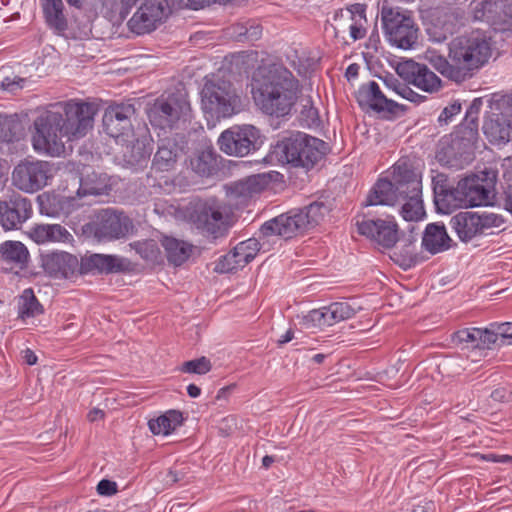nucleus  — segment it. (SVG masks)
Instances as JSON below:
<instances>
[{"instance_id":"obj_57","label":"nucleus","mask_w":512,"mask_h":512,"mask_svg":"<svg viewBox=\"0 0 512 512\" xmlns=\"http://www.w3.org/2000/svg\"><path fill=\"white\" fill-rule=\"evenodd\" d=\"M28 235L37 244L49 242V238H47L46 224L35 225L30 229Z\"/></svg>"},{"instance_id":"obj_25","label":"nucleus","mask_w":512,"mask_h":512,"mask_svg":"<svg viewBox=\"0 0 512 512\" xmlns=\"http://www.w3.org/2000/svg\"><path fill=\"white\" fill-rule=\"evenodd\" d=\"M365 9L361 4H355L351 8L341 10L335 16L336 35H344L348 33L353 40L362 39L366 30L364 24L366 23Z\"/></svg>"},{"instance_id":"obj_60","label":"nucleus","mask_w":512,"mask_h":512,"mask_svg":"<svg viewBox=\"0 0 512 512\" xmlns=\"http://www.w3.org/2000/svg\"><path fill=\"white\" fill-rule=\"evenodd\" d=\"M262 35V28L260 25L255 23H249L247 30L244 32V41L254 42L260 39Z\"/></svg>"},{"instance_id":"obj_58","label":"nucleus","mask_w":512,"mask_h":512,"mask_svg":"<svg viewBox=\"0 0 512 512\" xmlns=\"http://www.w3.org/2000/svg\"><path fill=\"white\" fill-rule=\"evenodd\" d=\"M460 111L461 103L458 101H454L453 103H451L450 105L443 109L438 120L441 123H448L452 119V117L459 114Z\"/></svg>"},{"instance_id":"obj_41","label":"nucleus","mask_w":512,"mask_h":512,"mask_svg":"<svg viewBox=\"0 0 512 512\" xmlns=\"http://www.w3.org/2000/svg\"><path fill=\"white\" fill-rule=\"evenodd\" d=\"M183 422V415L178 410H169L157 419L148 422L150 431L155 435H168Z\"/></svg>"},{"instance_id":"obj_52","label":"nucleus","mask_w":512,"mask_h":512,"mask_svg":"<svg viewBox=\"0 0 512 512\" xmlns=\"http://www.w3.org/2000/svg\"><path fill=\"white\" fill-rule=\"evenodd\" d=\"M46 230L49 242L70 243L73 240L72 234L60 224H46Z\"/></svg>"},{"instance_id":"obj_59","label":"nucleus","mask_w":512,"mask_h":512,"mask_svg":"<svg viewBox=\"0 0 512 512\" xmlns=\"http://www.w3.org/2000/svg\"><path fill=\"white\" fill-rule=\"evenodd\" d=\"M506 184L503 202L505 209L512 214V170L507 173Z\"/></svg>"},{"instance_id":"obj_17","label":"nucleus","mask_w":512,"mask_h":512,"mask_svg":"<svg viewBox=\"0 0 512 512\" xmlns=\"http://www.w3.org/2000/svg\"><path fill=\"white\" fill-rule=\"evenodd\" d=\"M356 309L347 302H335L329 306L310 311L302 318L305 329H323L353 317Z\"/></svg>"},{"instance_id":"obj_48","label":"nucleus","mask_w":512,"mask_h":512,"mask_svg":"<svg viewBox=\"0 0 512 512\" xmlns=\"http://www.w3.org/2000/svg\"><path fill=\"white\" fill-rule=\"evenodd\" d=\"M112 6H105L106 13L111 17H118L124 20L130 13L132 7L136 5L139 0H111Z\"/></svg>"},{"instance_id":"obj_11","label":"nucleus","mask_w":512,"mask_h":512,"mask_svg":"<svg viewBox=\"0 0 512 512\" xmlns=\"http://www.w3.org/2000/svg\"><path fill=\"white\" fill-rule=\"evenodd\" d=\"M381 20L387 38L393 45L409 49L417 42L418 27L409 15L384 7Z\"/></svg>"},{"instance_id":"obj_33","label":"nucleus","mask_w":512,"mask_h":512,"mask_svg":"<svg viewBox=\"0 0 512 512\" xmlns=\"http://www.w3.org/2000/svg\"><path fill=\"white\" fill-rule=\"evenodd\" d=\"M456 17L447 11H437L426 27L429 40L435 43H442L455 31Z\"/></svg>"},{"instance_id":"obj_10","label":"nucleus","mask_w":512,"mask_h":512,"mask_svg":"<svg viewBox=\"0 0 512 512\" xmlns=\"http://www.w3.org/2000/svg\"><path fill=\"white\" fill-rule=\"evenodd\" d=\"M231 213L229 205L211 198L197 205L193 216L194 223L197 228L218 238L227 231Z\"/></svg>"},{"instance_id":"obj_7","label":"nucleus","mask_w":512,"mask_h":512,"mask_svg":"<svg viewBox=\"0 0 512 512\" xmlns=\"http://www.w3.org/2000/svg\"><path fill=\"white\" fill-rule=\"evenodd\" d=\"M201 107L207 118H228L241 111V96L230 81L213 77L201 90Z\"/></svg>"},{"instance_id":"obj_22","label":"nucleus","mask_w":512,"mask_h":512,"mask_svg":"<svg viewBox=\"0 0 512 512\" xmlns=\"http://www.w3.org/2000/svg\"><path fill=\"white\" fill-rule=\"evenodd\" d=\"M358 232L384 248L393 247L398 241L397 224L392 220H357Z\"/></svg>"},{"instance_id":"obj_24","label":"nucleus","mask_w":512,"mask_h":512,"mask_svg":"<svg viewBox=\"0 0 512 512\" xmlns=\"http://www.w3.org/2000/svg\"><path fill=\"white\" fill-rule=\"evenodd\" d=\"M41 266L45 273L55 279H69L77 272L76 256L65 251H54L41 255Z\"/></svg>"},{"instance_id":"obj_18","label":"nucleus","mask_w":512,"mask_h":512,"mask_svg":"<svg viewBox=\"0 0 512 512\" xmlns=\"http://www.w3.org/2000/svg\"><path fill=\"white\" fill-rule=\"evenodd\" d=\"M496 175L493 171L481 172L461 180L467 207L488 205L494 198Z\"/></svg>"},{"instance_id":"obj_39","label":"nucleus","mask_w":512,"mask_h":512,"mask_svg":"<svg viewBox=\"0 0 512 512\" xmlns=\"http://www.w3.org/2000/svg\"><path fill=\"white\" fill-rule=\"evenodd\" d=\"M44 16L48 26L61 33L67 29V20L63 13L62 0H42Z\"/></svg>"},{"instance_id":"obj_28","label":"nucleus","mask_w":512,"mask_h":512,"mask_svg":"<svg viewBox=\"0 0 512 512\" xmlns=\"http://www.w3.org/2000/svg\"><path fill=\"white\" fill-rule=\"evenodd\" d=\"M452 342L461 349H491L495 345L492 328H464L452 335Z\"/></svg>"},{"instance_id":"obj_4","label":"nucleus","mask_w":512,"mask_h":512,"mask_svg":"<svg viewBox=\"0 0 512 512\" xmlns=\"http://www.w3.org/2000/svg\"><path fill=\"white\" fill-rule=\"evenodd\" d=\"M412 181L418 182L422 194L421 174L408 158L399 159L393 166L392 180L379 179L367 196L366 206L395 205L411 198Z\"/></svg>"},{"instance_id":"obj_20","label":"nucleus","mask_w":512,"mask_h":512,"mask_svg":"<svg viewBox=\"0 0 512 512\" xmlns=\"http://www.w3.org/2000/svg\"><path fill=\"white\" fill-rule=\"evenodd\" d=\"M32 203L20 194L0 200V225L5 230L19 229L32 215Z\"/></svg>"},{"instance_id":"obj_61","label":"nucleus","mask_w":512,"mask_h":512,"mask_svg":"<svg viewBox=\"0 0 512 512\" xmlns=\"http://www.w3.org/2000/svg\"><path fill=\"white\" fill-rule=\"evenodd\" d=\"M117 491V485L115 482L103 479L97 485V492L100 495L110 496L115 494Z\"/></svg>"},{"instance_id":"obj_38","label":"nucleus","mask_w":512,"mask_h":512,"mask_svg":"<svg viewBox=\"0 0 512 512\" xmlns=\"http://www.w3.org/2000/svg\"><path fill=\"white\" fill-rule=\"evenodd\" d=\"M423 58L441 75L456 83H462L455 63L434 49H427Z\"/></svg>"},{"instance_id":"obj_23","label":"nucleus","mask_w":512,"mask_h":512,"mask_svg":"<svg viewBox=\"0 0 512 512\" xmlns=\"http://www.w3.org/2000/svg\"><path fill=\"white\" fill-rule=\"evenodd\" d=\"M135 112L132 104L122 103L109 106L103 115L105 132L113 138L129 136L132 133L131 118Z\"/></svg>"},{"instance_id":"obj_8","label":"nucleus","mask_w":512,"mask_h":512,"mask_svg":"<svg viewBox=\"0 0 512 512\" xmlns=\"http://www.w3.org/2000/svg\"><path fill=\"white\" fill-rule=\"evenodd\" d=\"M190 112L187 94L182 91L160 97L148 112L150 123L161 129L172 128L178 121L186 120Z\"/></svg>"},{"instance_id":"obj_46","label":"nucleus","mask_w":512,"mask_h":512,"mask_svg":"<svg viewBox=\"0 0 512 512\" xmlns=\"http://www.w3.org/2000/svg\"><path fill=\"white\" fill-rule=\"evenodd\" d=\"M151 151L152 149L143 140H136L131 147L127 146L124 157L131 165H141L150 157Z\"/></svg>"},{"instance_id":"obj_15","label":"nucleus","mask_w":512,"mask_h":512,"mask_svg":"<svg viewBox=\"0 0 512 512\" xmlns=\"http://www.w3.org/2000/svg\"><path fill=\"white\" fill-rule=\"evenodd\" d=\"M504 224L501 216L493 213L478 214L474 212H460L450 220L451 228L459 239L468 242L477 235L485 233L491 228H500Z\"/></svg>"},{"instance_id":"obj_2","label":"nucleus","mask_w":512,"mask_h":512,"mask_svg":"<svg viewBox=\"0 0 512 512\" xmlns=\"http://www.w3.org/2000/svg\"><path fill=\"white\" fill-rule=\"evenodd\" d=\"M255 104L265 114L276 117L288 115L301 92L299 81L286 67H259L252 78Z\"/></svg>"},{"instance_id":"obj_47","label":"nucleus","mask_w":512,"mask_h":512,"mask_svg":"<svg viewBox=\"0 0 512 512\" xmlns=\"http://www.w3.org/2000/svg\"><path fill=\"white\" fill-rule=\"evenodd\" d=\"M384 85L388 90L393 91L395 94L410 100L412 102H419L422 99V96L414 92L410 87L406 84L400 83L394 77H386L384 80Z\"/></svg>"},{"instance_id":"obj_27","label":"nucleus","mask_w":512,"mask_h":512,"mask_svg":"<svg viewBox=\"0 0 512 512\" xmlns=\"http://www.w3.org/2000/svg\"><path fill=\"white\" fill-rule=\"evenodd\" d=\"M97 219L96 235L107 239L124 237L131 227L127 216L110 209L99 212Z\"/></svg>"},{"instance_id":"obj_64","label":"nucleus","mask_w":512,"mask_h":512,"mask_svg":"<svg viewBox=\"0 0 512 512\" xmlns=\"http://www.w3.org/2000/svg\"><path fill=\"white\" fill-rule=\"evenodd\" d=\"M483 460L493 461V462H509L512 461V456L509 455H496V454H483L480 456Z\"/></svg>"},{"instance_id":"obj_1","label":"nucleus","mask_w":512,"mask_h":512,"mask_svg":"<svg viewBox=\"0 0 512 512\" xmlns=\"http://www.w3.org/2000/svg\"><path fill=\"white\" fill-rule=\"evenodd\" d=\"M97 106L78 100L51 104L34 120L33 148L52 157L66 153V144L86 136L92 129Z\"/></svg>"},{"instance_id":"obj_3","label":"nucleus","mask_w":512,"mask_h":512,"mask_svg":"<svg viewBox=\"0 0 512 512\" xmlns=\"http://www.w3.org/2000/svg\"><path fill=\"white\" fill-rule=\"evenodd\" d=\"M491 56V38L480 30L457 36L449 43L448 57L456 64L461 82L471 78Z\"/></svg>"},{"instance_id":"obj_36","label":"nucleus","mask_w":512,"mask_h":512,"mask_svg":"<svg viewBox=\"0 0 512 512\" xmlns=\"http://www.w3.org/2000/svg\"><path fill=\"white\" fill-rule=\"evenodd\" d=\"M451 238L444 225L428 224L422 238L423 247L432 254L445 251L451 246Z\"/></svg>"},{"instance_id":"obj_6","label":"nucleus","mask_w":512,"mask_h":512,"mask_svg":"<svg viewBox=\"0 0 512 512\" xmlns=\"http://www.w3.org/2000/svg\"><path fill=\"white\" fill-rule=\"evenodd\" d=\"M325 142L302 132H290L276 146L275 154L282 162L307 170L323 157Z\"/></svg>"},{"instance_id":"obj_62","label":"nucleus","mask_w":512,"mask_h":512,"mask_svg":"<svg viewBox=\"0 0 512 512\" xmlns=\"http://www.w3.org/2000/svg\"><path fill=\"white\" fill-rule=\"evenodd\" d=\"M186 478V473L183 471L169 470L165 478V484L167 486H173L178 482H188Z\"/></svg>"},{"instance_id":"obj_40","label":"nucleus","mask_w":512,"mask_h":512,"mask_svg":"<svg viewBox=\"0 0 512 512\" xmlns=\"http://www.w3.org/2000/svg\"><path fill=\"white\" fill-rule=\"evenodd\" d=\"M40 212L49 217L67 214L69 202L61 195L46 192L38 196Z\"/></svg>"},{"instance_id":"obj_51","label":"nucleus","mask_w":512,"mask_h":512,"mask_svg":"<svg viewBox=\"0 0 512 512\" xmlns=\"http://www.w3.org/2000/svg\"><path fill=\"white\" fill-rule=\"evenodd\" d=\"M212 368L211 362L206 357H200L182 364L180 370L185 373H194L203 375L208 373Z\"/></svg>"},{"instance_id":"obj_16","label":"nucleus","mask_w":512,"mask_h":512,"mask_svg":"<svg viewBox=\"0 0 512 512\" xmlns=\"http://www.w3.org/2000/svg\"><path fill=\"white\" fill-rule=\"evenodd\" d=\"M471 6L475 20H485L501 30H512V0L473 1Z\"/></svg>"},{"instance_id":"obj_34","label":"nucleus","mask_w":512,"mask_h":512,"mask_svg":"<svg viewBox=\"0 0 512 512\" xmlns=\"http://www.w3.org/2000/svg\"><path fill=\"white\" fill-rule=\"evenodd\" d=\"M29 252L26 246L19 241H5L0 244V259L11 267H3L12 271L14 268L24 269L27 265Z\"/></svg>"},{"instance_id":"obj_32","label":"nucleus","mask_w":512,"mask_h":512,"mask_svg":"<svg viewBox=\"0 0 512 512\" xmlns=\"http://www.w3.org/2000/svg\"><path fill=\"white\" fill-rule=\"evenodd\" d=\"M433 190L434 202L439 212L448 214L454 209L467 207L461 180L454 188H448L446 185L440 184L438 180H434Z\"/></svg>"},{"instance_id":"obj_29","label":"nucleus","mask_w":512,"mask_h":512,"mask_svg":"<svg viewBox=\"0 0 512 512\" xmlns=\"http://www.w3.org/2000/svg\"><path fill=\"white\" fill-rule=\"evenodd\" d=\"M183 137L179 134L161 138L158 142V149L152 161V167L157 171H169L174 168L177 159L182 151Z\"/></svg>"},{"instance_id":"obj_12","label":"nucleus","mask_w":512,"mask_h":512,"mask_svg":"<svg viewBox=\"0 0 512 512\" xmlns=\"http://www.w3.org/2000/svg\"><path fill=\"white\" fill-rule=\"evenodd\" d=\"M478 130L475 128L460 129L452 136L450 142L443 143L439 160L451 167H463L473 160Z\"/></svg>"},{"instance_id":"obj_56","label":"nucleus","mask_w":512,"mask_h":512,"mask_svg":"<svg viewBox=\"0 0 512 512\" xmlns=\"http://www.w3.org/2000/svg\"><path fill=\"white\" fill-rule=\"evenodd\" d=\"M25 82L26 79L21 78L19 76H8L2 80L1 86L4 90L9 91L11 93H15L16 91L24 87Z\"/></svg>"},{"instance_id":"obj_5","label":"nucleus","mask_w":512,"mask_h":512,"mask_svg":"<svg viewBox=\"0 0 512 512\" xmlns=\"http://www.w3.org/2000/svg\"><path fill=\"white\" fill-rule=\"evenodd\" d=\"M328 213V206L322 202H314L302 210L290 211L266 221L260 232L265 237L276 235L289 239L319 224Z\"/></svg>"},{"instance_id":"obj_9","label":"nucleus","mask_w":512,"mask_h":512,"mask_svg":"<svg viewBox=\"0 0 512 512\" xmlns=\"http://www.w3.org/2000/svg\"><path fill=\"white\" fill-rule=\"evenodd\" d=\"M217 143L223 153L243 157L259 148L261 135L253 125H235L223 131Z\"/></svg>"},{"instance_id":"obj_54","label":"nucleus","mask_w":512,"mask_h":512,"mask_svg":"<svg viewBox=\"0 0 512 512\" xmlns=\"http://www.w3.org/2000/svg\"><path fill=\"white\" fill-rule=\"evenodd\" d=\"M495 345L512 344V323L506 322L492 325Z\"/></svg>"},{"instance_id":"obj_21","label":"nucleus","mask_w":512,"mask_h":512,"mask_svg":"<svg viewBox=\"0 0 512 512\" xmlns=\"http://www.w3.org/2000/svg\"><path fill=\"white\" fill-rule=\"evenodd\" d=\"M482 130L492 145L504 146L512 140V115L497 107L486 115Z\"/></svg>"},{"instance_id":"obj_53","label":"nucleus","mask_w":512,"mask_h":512,"mask_svg":"<svg viewBox=\"0 0 512 512\" xmlns=\"http://www.w3.org/2000/svg\"><path fill=\"white\" fill-rule=\"evenodd\" d=\"M483 105L482 98H475L470 104L469 108L466 111L464 123L461 124V127L464 128H475L478 130V114Z\"/></svg>"},{"instance_id":"obj_42","label":"nucleus","mask_w":512,"mask_h":512,"mask_svg":"<svg viewBox=\"0 0 512 512\" xmlns=\"http://www.w3.org/2000/svg\"><path fill=\"white\" fill-rule=\"evenodd\" d=\"M411 198L403 200L404 203L401 209V215L407 221H417L420 220L424 214L423 202L421 199L420 191L418 189V182L412 181Z\"/></svg>"},{"instance_id":"obj_50","label":"nucleus","mask_w":512,"mask_h":512,"mask_svg":"<svg viewBox=\"0 0 512 512\" xmlns=\"http://www.w3.org/2000/svg\"><path fill=\"white\" fill-rule=\"evenodd\" d=\"M19 127L15 120L0 115V142H12L17 137Z\"/></svg>"},{"instance_id":"obj_43","label":"nucleus","mask_w":512,"mask_h":512,"mask_svg":"<svg viewBox=\"0 0 512 512\" xmlns=\"http://www.w3.org/2000/svg\"><path fill=\"white\" fill-rule=\"evenodd\" d=\"M299 120L304 126L311 127L319 124L318 110L315 108L312 97L298 94L296 102Z\"/></svg>"},{"instance_id":"obj_19","label":"nucleus","mask_w":512,"mask_h":512,"mask_svg":"<svg viewBox=\"0 0 512 512\" xmlns=\"http://www.w3.org/2000/svg\"><path fill=\"white\" fill-rule=\"evenodd\" d=\"M396 72L404 81L425 92L435 93L441 88V79L425 64L412 59L398 63Z\"/></svg>"},{"instance_id":"obj_45","label":"nucleus","mask_w":512,"mask_h":512,"mask_svg":"<svg viewBox=\"0 0 512 512\" xmlns=\"http://www.w3.org/2000/svg\"><path fill=\"white\" fill-rule=\"evenodd\" d=\"M216 159L211 150L200 151L191 160L192 169L201 176H209L215 169Z\"/></svg>"},{"instance_id":"obj_49","label":"nucleus","mask_w":512,"mask_h":512,"mask_svg":"<svg viewBox=\"0 0 512 512\" xmlns=\"http://www.w3.org/2000/svg\"><path fill=\"white\" fill-rule=\"evenodd\" d=\"M130 247L147 261H155L159 254L157 243L154 240L134 242L130 244Z\"/></svg>"},{"instance_id":"obj_35","label":"nucleus","mask_w":512,"mask_h":512,"mask_svg":"<svg viewBox=\"0 0 512 512\" xmlns=\"http://www.w3.org/2000/svg\"><path fill=\"white\" fill-rule=\"evenodd\" d=\"M84 265L88 269H96L100 273H118L129 270L130 261L116 255L93 254L86 259Z\"/></svg>"},{"instance_id":"obj_30","label":"nucleus","mask_w":512,"mask_h":512,"mask_svg":"<svg viewBox=\"0 0 512 512\" xmlns=\"http://www.w3.org/2000/svg\"><path fill=\"white\" fill-rule=\"evenodd\" d=\"M269 183L266 174H256L232 183L227 187V195L236 204H245L255 194L260 193Z\"/></svg>"},{"instance_id":"obj_63","label":"nucleus","mask_w":512,"mask_h":512,"mask_svg":"<svg viewBox=\"0 0 512 512\" xmlns=\"http://www.w3.org/2000/svg\"><path fill=\"white\" fill-rule=\"evenodd\" d=\"M512 396V392L504 387L496 388L492 391L490 397L497 402H508Z\"/></svg>"},{"instance_id":"obj_26","label":"nucleus","mask_w":512,"mask_h":512,"mask_svg":"<svg viewBox=\"0 0 512 512\" xmlns=\"http://www.w3.org/2000/svg\"><path fill=\"white\" fill-rule=\"evenodd\" d=\"M259 249L258 240L251 238L243 241L219 261L216 270L225 273L242 268L255 258Z\"/></svg>"},{"instance_id":"obj_31","label":"nucleus","mask_w":512,"mask_h":512,"mask_svg":"<svg viewBox=\"0 0 512 512\" xmlns=\"http://www.w3.org/2000/svg\"><path fill=\"white\" fill-rule=\"evenodd\" d=\"M357 101L360 106L371 108L375 111L392 112L397 104L388 97L375 81L363 84L357 92Z\"/></svg>"},{"instance_id":"obj_55","label":"nucleus","mask_w":512,"mask_h":512,"mask_svg":"<svg viewBox=\"0 0 512 512\" xmlns=\"http://www.w3.org/2000/svg\"><path fill=\"white\" fill-rule=\"evenodd\" d=\"M107 184L105 183V178L99 177V182H95L91 176H88L86 179L81 180L80 190L83 191V194H93V195H101L106 192Z\"/></svg>"},{"instance_id":"obj_37","label":"nucleus","mask_w":512,"mask_h":512,"mask_svg":"<svg viewBox=\"0 0 512 512\" xmlns=\"http://www.w3.org/2000/svg\"><path fill=\"white\" fill-rule=\"evenodd\" d=\"M161 243L168 262L174 266L182 265L192 254L193 246L183 240L165 236Z\"/></svg>"},{"instance_id":"obj_44","label":"nucleus","mask_w":512,"mask_h":512,"mask_svg":"<svg viewBox=\"0 0 512 512\" xmlns=\"http://www.w3.org/2000/svg\"><path fill=\"white\" fill-rule=\"evenodd\" d=\"M43 312L42 305L38 302L31 289H25L19 298L18 314L19 317H35Z\"/></svg>"},{"instance_id":"obj_13","label":"nucleus","mask_w":512,"mask_h":512,"mask_svg":"<svg viewBox=\"0 0 512 512\" xmlns=\"http://www.w3.org/2000/svg\"><path fill=\"white\" fill-rule=\"evenodd\" d=\"M53 177V166L46 161L23 160L12 172V184L21 191L34 193Z\"/></svg>"},{"instance_id":"obj_14","label":"nucleus","mask_w":512,"mask_h":512,"mask_svg":"<svg viewBox=\"0 0 512 512\" xmlns=\"http://www.w3.org/2000/svg\"><path fill=\"white\" fill-rule=\"evenodd\" d=\"M137 11L127 25L131 32L144 35L156 30L170 14V2L167 0H139Z\"/></svg>"}]
</instances>
